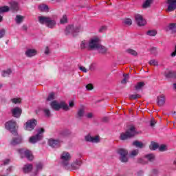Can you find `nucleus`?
<instances>
[{"label":"nucleus","mask_w":176,"mask_h":176,"mask_svg":"<svg viewBox=\"0 0 176 176\" xmlns=\"http://www.w3.org/2000/svg\"><path fill=\"white\" fill-rule=\"evenodd\" d=\"M21 141H22L21 136L17 135L16 138H14L12 139L10 144H11V145L14 146V145H17L19 144H21Z\"/></svg>","instance_id":"6ab92c4d"},{"label":"nucleus","mask_w":176,"mask_h":176,"mask_svg":"<svg viewBox=\"0 0 176 176\" xmlns=\"http://www.w3.org/2000/svg\"><path fill=\"white\" fill-rule=\"evenodd\" d=\"M124 23H125L126 25H131L133 24V21H131V19H125L124 20Z\"/></svg>","instance_id":"37998d69"},{"label":"nucleus","mask_w":176,"mask_h":176,"mask_svg":"<svg viewBox=\"0 0 176 176\" xmlns=\"http://www.w3.org/2000/svg\"><path fill=\"white\" fill-rule=\"evenodd\" d=\"M135 20L139 27H144V25H146V21L140 14H136L135 15Z\"/></svg>","instance_id":"f8f14e48"},{"label":"nucleus","mask_w":176,"mask_h":176,"mask_svg":"<svg viewBox=\"0 0 176 176\" xmlns=\"http://www.w3.org/2000/svg\"><path fill=\"white\" fill-rule=\"evenodd\" d=\"M60 159L64 166H68L71 160V154L68 152H63L60 156Z\"/></svg>","instance_id":"9b49d317"},{"label":"nucleus","mask_w":176,"mask_h":176,"mask_svg":"<svg viewBox=\"0 0 176 176\" xmlns=\"http://www.w3.org/2000/svg\"><path fill=\"white\" fill-rule=\"evenodd\" d=\"M148 64L150 65H154L155 67H157V65H159V62H157V60L155 59H152L148 62Z\"/></svg>","instance_id":"a19ab883"},{"label":"nucleus","mask_w":176,"mask_h":176,"mask_svg":"<svg viewBox=\"0 0 176 176\" xmlns=\"http://www.w3.org/2000/svg\"><path fill=\"white\" fill-rule=\"evenodd\" d=\"M3 166H7V164H9V163H10V160L6 159L3 161Z\"/></svg>","instance_id":"5fc2aeb1"},{"label":"nucleus","mask_w":176,"mask_h":176,"mask_svg":"<svg viewBox=\"0 0 176 176\" xmlns=\"http://www.w3.org/2000/svg\"><path fill=\"white\" fill-rule=\"evenodd\" d=\"M168 12H174L176 9V0H167Z\"/></svg>","instance_id":"ddd939ff"},{"label":"nucleus","mask_w":176,"mask_h":176,"mask_svg":"<svg viewBox=\"0 0 176 176\" xmlns=\"http://www.w3.org/2000/svg\"><path fill=\"white\" fill-rule=\"evenodd\" d=\"M175 72H168V74H166V78H175Z\"/></svg>","instance_id":"58836bf2"},{"label":"nucleus","mask_w":176,"mask_h":176,"mask_svg":"<svg viewBox=\"0 0 176 176\" xmlns=\"http://www.w3.org/2000/svg\"><path fill=\"white\" fill-rule=\"evenodd\" d=\"M123 80L121 81V83H127V79H129V74H124L123 75Z\"/></svg>","instance_id":"49530a36"},{"label":"nucleus","mask_w":176,"mask_h":176,"mask_svg":"<svg viewBox=\"0 0 176 176\" xmlns=\"http://www.w3.org/2000/svg\"><path fill=\"white\" fill-rule=\"evenodd\" d=\"M131 100H137V96L136 94L131 95L130 96Z\"/></svg>","instance_id":"680f3d73"},{"label":"nucleus","mask_w":176,"mask_h":176,"mask_svg":"<svg viewBox=\"0 0 176 176\" xmlns=\"http://www.w3.org/2000/svg\"><path fill=\"white\" fill-rule=\"evenodd\" d=\"M157 104L158 107H163L166 104V96L161 94L157 97Z\"/></svg>","instance_id":"4468645a"},{"label":"nucleus","mask_w":176,"mask_h":176,"mask_svg":"<svg viewBox=\"0 0 176 176\" xmlns=\"http://www.w3.org/2000/svg\"><path fill=\"white\" fill-rule=\"evenodd\" d=\"M43 112L46 118H50V116H52V113H50V110L49 109H43Z\"/></svg>","instance_id":"2f4dec72"},{"label":"nucleus","mask_w":176,"mask_h":176,"mask_svg":"<svg viewBox=\"0 0 176 176\" xmlns=\"http://www.w3.org/2000/svg\"><path fill=\"white\" fill-rule=\"evenodd\" d=\"M136 175L137 176H142V175H144V172L142 170H139L137 172Z\"/></svg>","instance_id":"bf43d9fd"},{"label":"nucleus","mask_w":176,"mask_h":176,"mask_svg":"<svg viewBox=\"0 0 176 176\" xmlns=\"http://www.w3.org/2000/svg\"><path fill=\"white\" fill-rule=\"evenodd\" d=\"M24 19H25L24 16L17 14L15 18V21L16 24H21V23L24 21Z\"/></svg>","instance_id":"a878e982"},{"label":"nucleus","mask_w":176,"mask_h":176,"mask_svg":"<svg viewBox=\"0 0 176 176\" xmlns=\"http://www.w3.org/2000/svg\"><path fill=\"white\" fill-rule=\"evenodd\" d=\"M171 57H175L176 56V45L175 46V51L170 54Z\"/></svg>","instance_id":"052dcab7"},{"label":"nucleus","mask_w":176,"mask_h":176,"mask_svg":"<svg viewBox=\"0 0 176 176\" xmlns=\"http://www.w3.org/2000/svg\"><path fill=\"white\" fill-rule=\"evenodd\" d=\"M74 30H75V28L72 25H69L65 30V34L66 35H68L69 34H74Z\"/></svg>","instance_id":"393cba45"},{"label":"nucleus","mask_w":176,"mask_h":176,"mask_svg":"<svg viewBox=\"0 0 176 176\" xmlns=\"http://www.w3.org/2000/svg\"><path fill=\"white\" fill-rule=\"evenodd\" d=\"M104 31H107V26H102L99 30V32H104Z\"/></svg>","instance_id":"4d7b16f0"},{"label":"nucleus","mask_w":176,"mask_h":176,"mask_svg":"<svg viewBox=\"0 0 176 176\" xmlns=\"http://www.w3.org/2000/svg\"><path fill=\"white\" fill-rule=\"evenodd\" d=\"M50 52H49V47H46L45 48V54H49Z\"/></svg>","instance_id":"0e129e2a"},{"label":"nucleus","mask_w":176,"mask_h":176,"mask_svg":"<svg viewBox=\"0 0 176 176\" xmlns=\"http://www.w3.org/2000/svg\"><path fill=\"white\" fill-rule=\"evenodd\" d=\"M10 10V8L8 6H4L0 8V13H6Z\"/></svg>","instance_id":"7c9ffc66"},{"label":"nucleus","mask_w":176,"mask_h":176,"mask_svg":"<svg viewBox=\"0 0 176 176\" xmlns=\"http://www.w3.org/2000/svg\"><path fill=\"white\" fill-rule=\"evenodd\" d=\"M151 151H156L157 148H159V144L155 142H152L150 146H149Z\"/></svg>","instance_id":"c85d7f7f"},{"label":"nucleus","mask_w":176,"mask_h":176,"mask_svg":"<svg viewBox=\"0 0 176 176\" xmlns=\"http://www.w3.org/2000/svg\"><path fill=\"white\" fill-rule=\"evenodd\" d=\"M11 112L14 118H20V116H21V113L23 112V110L19 107H15L12 109Z\"/></svg>","instance_id":"2eb2a0df"},{"label":"nucleus","mask_w":176,"mask_h":176,"mask_svg":"<svg viewBox=\"0 0 176 176\" xmlns=\"http://www.w3.org/2000/svg\"><path fill=\"white\" fill-rule=\"evenodd\" d=\"M126 53H129V54H131V56H138V54L137 52L133 49L126 50Z\"/></svg>","instance_id":"e433bc0d"},{"label":"nucleus","mask_w":176,"mask_h":176,"mask_svg":"<svg viewBox=\"0 0 176 176\" xmlns=\"http://www.w3.org/2000/svg\"><path fill=\"white\" fill-rule=\"evenodd\" d=\"M38 52L35 49H28L25 52V55L27 57H34L36 56Z\"/></svg>","instance_id":"f3484780"},{"label":"nucleus","mask_w":176,"mask_h":176,"mask_svg":"<svg viewBox=\"0 0 176 176\" xmlns=\"http://www.w3.org/2000/svg\"><path fill=\"white\" fill-rule=\"evenodd\" d=\"M36 124H38V121L36 120H29L25 124V129L28 131H32V130H34V129H35L36 126Z\"/></svg>","instance_id":"1a4fd4ad"},{"label":"nucleus","mask_w":176,"mask_h":176,"mask_svg":"<svg viewBox=\"0 0 176 176\" xmlns=\"http://www.w3.org/2000/svg\"><path fill=\"white\" fill-rule=\"evenodd\" d=\"M101 41L98 37H94L89 40V50H97Z\"/></svg>","instance_id":"0eeeda50"},{"label":"nucleus","mask_w":176,"mask_h":176,"mask_svg":"<svg viewBox=\"0 0 176 176\" xmlns=\"http://www.w3.org/2000/svg\"><path fill=\"white\" fill-rule=\"evenodd\" d=\"M85 116L87 119H93L94 114H93V113H87Z\"/></svg>","instance_id":"3c124183"},{"label":"nucleus","mask_w":176,"mask_h":176,"mask_svg":"<svg viewBox=\"0 0 176 176\" xmlns=\"http://www.w3.org/2000/svg\"><path fill=\"white\" fill-rule=\"evenodd\" d=\"M40 24H45L48 28H54L56 21L48 16H40L38 17Z\"/></svg>","instance_id":"f257e3e1"},{"label":"nucleus","mask_w":176,"mask_h":176,"mask_svg":"<svg viewBox=\"0 0 176 176\" xmlns=\"http://www.w3.org/2000/svg\"><path fill=\"white\" fill-rule=\"evenodd\" d=\"M50 107L54 111H60V109H63V111H69V106L65 104V102H58L57 100H54L50 103Z\"/></svg>","instance_id":"f03ea898"},{"label":"nucleus","mask_w":176,"mask_h":176,"mask_svg":"<svg viewBox=\"0 0 176 176\" xmlns=\"http://www.w3.org/2000/svg\"><path fill=\"white\" fill-rule=\"evenodd\" d=\"M79 69H80V71H82V72H87V69H85V67L80 66V67H79Z\"/></svg>","instance_id":"13d9d810"},{"label":"nucleus","mask_w":176,"mask_h":176,"mask_svg":"<svg viewBox=\"0 0 176 176\" xmlns=\"http://www.w3.org/2000/svg\"><path fill=\"white\" fill-rule=\"evenodd\" d=\"M23 173L25 174H27L28 173H30V171L32 170V164H26L23 166Z\"/></svg>","instance_id":"b1692460"},{"label":"nucleus","mask_w":176,"mask_h":176,"mask_svg":"<svg viewBox=\"0 0 176 176\" xmlns=\"http://www.w3.org/2000/svg\"><path fill=\"white\" fill-rule=\"evenodd\" d=\"M16 126H17V124L16 123V121L13 120H11L6 123V129H7V130H10L12 134L17 135V131H16Z\"/></svg>","instance_id":"423d86ee"},{"label":"nucleus","mask_w":176,"mask_h":176,"mask_svg":"<svg viewBox=\"0 0 176 176\" xmlns=\"http://www.w3.org/2000/svg\"><path fill=\"white\" fill-rule=\"evenodd\" d=\"M155 124H156V120H155V119L153 118L150 122V125L151 126V127H153Z\"/></svg>","instance_id":"864d4df0"},{"label":"nucleus","mask_w":176,"mask_h":176,"mask_svg":"<svg viewBox=\"0 0 176 176\" xmlns=\"http://www.w3.org/2000/svg\"><path fill=\"white\" fill-rule=\"evenodd\" d=\"M48 144L52 148H60L61 144H63V140L61 139H50L48 140Z\"/></svg>","instance_id":"9d476101"},{"label":"nucleus","mask_w":176,"mask_h":176,"mask_svg":"<svg viewBox=\"0 0 176 176\" xmlns=\"http://www.w3.org/2000/svg\"><path fill=\"white\" fill-rule=\"evenodd\" d=\"M151 3H152V0H146L143 6H142V8L144 9H146V8H149L151 6Z\"/></svg>","instance_id":"72a5a7b5"},{"label":"nucleus","mask_w":176,"mask_h":176,"mask_svg":"<svg viewBox=\"0 0 176 176\" xmlns=\"http://www.w3.org/2000/svg\"><path fill=\"white\" fill-rule=\"evenodd\" d=\"M6 33V30H5V29L0 30V39L5 36Z\"/></svg>","instance_id":"8fccbe9b"},{"label":"nucleus","mask_w":176,"mask_h":176,"mask_svg":"<svg viewBox=\"0 0 176 176\" xmlns=\"http://www.w3.org/2000/svg\"><path fill=\"white\" fill-rule=\"evenodd\" d=\"M56 98V96L54 95V93L52 92L48 95V97L47 98V101H53Z\"/></svg>","instance_id":"c9c22d12"},{"label":"nucleus","mask_w":176,"mask_h":176,"mask_svg":"<svg viewBox=\"0 0 176 176\" xmlns=\"http://www.w3.org/2000/svg\"><path fill=\"white\" fill-rule=\"evenodd\" d=\"M96 50H98L99 53H107L108 49H107V47H105L104 45H102L101 43L99 44L98 48H96Z\"/></svg>","instance_id":"bb28decb"},{"label":"nucleus","mask_w":176,"mask_h":176,"mask_svg":"<svg viewBox=\"0 0 176 176\" xmlns=\"http://www.w3.org/2000/svg\"><path fill=\"white\" fill-rule=\"evenodd\" d=\"M87 90H93L94 87L92 84H88L86 85Z\"/></svg>","instance_id":"603ef678"},{"label":"nucleus","mask_w":176,"mask_h":176,"mask_svg":"<svg viewBox=\"0 0 176 176\" xmlns=\"http://www.w3.org/2000/svg\"><path fill=\"white\" fill-rule=\"evenodd\" d=\"M145 159H147V160H148V162H153V160H155V155L148 154L145 156Z\"/></svg>","instance_id":"f704fd0d"},{"label":"nucleus","mask_w":176,"mask_h":176,"mask_svg":"<svg viewBox=\"0 0 176 176\" xmlns=\"http://www.w3.org/2000/svg\"><path fill=\"white\" fill-rule=\"evenodd\" d=\"M133 145H134V146H136V148H144V143H142V142L135 141L133 142Z\"/></svg>","instance_id":"473e14b6"},{"label":"nucleus","mask_w":176,"mask_h":176,"mask_svg":"<svg viewBox=\"0 0 176 176\" xmlns=\"http://www.w3.org/2000/svg\"><path fill=\"white\" fill-rule=\"evenodd\" d=\"M10 74H12V69H8L7 70H3L1 72V76L6 78V76H9Z\"/></svg>","instance_id":"cd10ccee"},{"label":"nucleus","mask_w":176,"mask_h":176,"mask_svg":"<svg viewBox=\"0 0 176 176\" xmlns=\"http://www.w3.org/2000/svg\"><path fill=\"white\" fill-rule=\"evenodd\" d=\"M145 86V82H139L137 83V85L135 86V90H141L142 87Z\"/></svg>","instance_id":"c756f323"},{"label":"nucleus","mask_w":176,"mask_h":176,"mask_svg":"<svg viewBox=\"0 0 176 176\" xmlns=\"http://www.w3.org/2000/svg\"><path fill=\"white\" fill-rule=\"evenodd\" d=\"M85 140L88 142H94L98 143L100 142V137L99 136H94L91 137L90 135L85 136Z\"/></svg>","instance_id":"dca6fc26"},{"label":"nucleus","mask_w":176,"mask_h":176,"mask_svg":"<svg viewBox=\"0 0 176 176\" xmlns=\"http://www.w3.org/2000/svg\"><path fill=\"white\" fill-rule=\"evenodd\" d=\"M3 20V17H2V16L0 15V23H1V21Z\"/></svg>","instance_id":"774afa93"},{"label":"nucleus","mask_w":176,"mask_h":176,"mask_svg":"<svg viewBox=\"0 0 176 176\" xmlns=\"http://www.w3.org/2000/svg\"><path fill=\"white\" fill-rule=\"evenodd\" d=\"M159 151L160 152H164L165 151H167V146L162 144L159 147Z\"/></svg>","instance_id":"a18cd8bd"},{"label":"nucleus","mask_w":176,"mask_h":176,"mask_svg":"<svg viewBox=\"0 0 176 176\" xmlns=\"http://www.w3.org/2000/svg\"><path fill=\"white\" fill-rule=\"evenodd\" d=\"M10 10L12 12H19V4L14 1L10 3Z\"/></svg>","instance_id":"a211bd4d"},{"label":"nucleus","mask_w":176,"mask_h":176,"mask_svg":"<svg viewBox=\"0 0 176 176\" xmlns=\"http://www.w3.org/2000/svg\"><path fill=\"white\" fill-rule=\"evenodd\" d=\"M81 164H82V161L77 160L72 164V167L73 170H78V168L80 167Z\"/></svg>","instance_id":"4be33fe9"},{"label":"nucleus","mask_w":176,"mask_h":176,"mask_svg":"<svg viewBox=\"0 0 176 176\" xmlns=\"http://www.w3.org/2000/svg\"><path fill=\"white\" fill-rule=\"evenodd\" d=\"M60 24H65V23H68V18L67 15H63V16L60 20Z\"/></svg>","instance_id":"4c0bfd02"},{"label":"nucleus","mask_w":176,"mask_h":176,"mask_svg":"<svg viewBox=\"0 0 176 176\" xmlns=\"http://www.w3.org/2000/svg\"><path fill=\"white\" fill-rule=\"evenodd\" d=\"M141 98V95L140 94H136V98Z\"/></svg>","instance_id":"338daca9"},{"label":"nucleus","mask_w":176,"mask_h":176,"mask_svg":"<svg viewBox=\"0 0 176 176\" xmlns=\"http://www.w3.org/2000/svg\"><path fill=\"white\" fill-rule=\"evenodd\" d=\"M138 152H139L138 150L132 151L129 154L130 157H134L137 156V155H138Z\"/></svg>","instance_id":"79ce46f5"},{"label":"nucleus","mask_w":176,"mask_h":176,"mask_svg":"<svg viewBox=\"0 0 176 176\" xmlns=\"http://www.w3.org/2000/svg\"><path fill=\"white\" fill-rule=\"evenodd\" d=\"M7 171L8 173H10L12 171V166L9 167L8 169H7Z\"/></svg>","instance_id":"69168bd1"},{"label":"nucleus","mask_w":176,"mask_h":176,"mask_svg":"<svg viewBox=\"0 0 176 176\" xmlns=\"http://www.w3.org/2000/svg\"><path fill=\"white\" fill-rule=\"evenodd\" d=\"M80 26H76L74 28V34H75V32H79V31H80Z\"/></svg>","instance_id":"6e6d98bb"},{"label":"nucleus","mask_w":176,"mask_h":176,"mask_svg":"<svg viewBox=\"0 0 176 176\" xmlns=\"http://www.w3.org/2000/svg\"><path fill=\"white\" fill-rule=\"evenodd\" d=\"M38 9L40 12H49V6L46 4H40Z\"/></svg>","instance_id":"5701e85b"},{"label":"nucleus","mask_w":176,"mask_h":176,"mask_svg":"<svg viewBox=\"0 0 176 176\" xmlns=\"http://www.w3.org/2000/svg\"><path fill=\"white\" fill-rule=\"evenodd\" d=\"M83 116H85V107H81L80 109H78V110L77 111L76 118L78 119H82V118H83Z\"/></svg>","instance_id":"aec40b11"},{"label":"nucleus","mask_w":176,"mask_h":176,"mask_svg":"<svg viewBox=\"0 0 176 176\" xmlns=\"http://www.w3.org/2000/svg\"><path fill=\"white\" fill-rule=\"evenodd\" d=\"M136 134H138V133H137L135 126H131L125 133H122L120 134V140H122V141H124V140H127L129 138L134 137V135H135Z\"/></svg>","instance_id":"7ed1b4c3"},{"label":"nucleus","mask_w":176,"mask_h":176,"mask_svg":"<svg viewBox=\"0 0 176 176\" xmlns=\"http://www.w3.org/2000/svg\"><path fill=\"white\" fill-rule=\"evenodd\" d=\"M11 101L13 102V104H20V102H21L20 98H13L11 99Z\"/></svg>","instance_id":"de8ad7c7"},{"label":"nucleus","mask_w":176,"mask_h":176,"mask_svg":"<svg viewBox=\"0 0 176 176\" xmlns=\"http://www.w3.org/2000/svg\"><path fill=\"white\" fill-rule=\"evenodd\" d=\"M80 49L82 50L87 49V50H90L89 41H82L80 44Z\"/></svg>","instance_id":"412c9836"},{"label":"nucleus","mask_w":176,"mask_h":176,"mask_svg":"<svg viewBox=\"0 0 176 176\" xmlns=\"http://www.w3.org/2000/svg\"><path fill=\"white\" fill-rule=\"evenodd\" d=\"M19 153H21V157H27L28 160H34V155H32V152L30 150H25L24 148H21L19 150Z\"/></svg>","instance_id":"6e6552de"},{"label":"nucleus","mask_w":176,"mask_h":176,"mask_svg":"<svg viewBox=\"0 0 176 176\" xmlns=\"http://www.w3.org/2000/svg\"><path fill=\"white\" fill-rule=\"evenodd\" d=\"M138 163H140V164H146L148 161L145 160V158H140L138 160Z\"/></svg>","instance_id":"c03bdc74"},{"label":"nucleus","mask_w":176,"mask_h":176,"mask_svg":"<svg viewBox=\"0 0 176 176\" xmlns=\"http://www.w3.org/2000/svg\"><path fill=\"white\" fill-rule=\"evenodd\" d=\"M43 168V165H42V164L38 163L36 164V171H39V170H42Z\"/></svg>","instance_id":"09e8293b"},{"label":"nucleus","mask_w":176,"mask_h":176,"mask_svg":"<svg viewBox=\"0 0 176 176\" xmlns=\"http://www.w3.org/2000/svg\"><path fill=\"white\" fill-rule=\"evenodd\" d=\"M75 105V104L74 103L73 101L69 102V107H70V108H73V107Z\"/></svg>","instance_id":"e2e57ef3"},{"label":"nucleus","mask_w":176,"mask_h":176,"mask_svg":"<svg viewBox=\"0 0 176 176\" xmlns=\"http://www.w3.org/2000/svg\"><path fill=\"white\" fill-rule=\"evenodd\" d=\"M118 153L120 155V160L122 163H127L129 162V158L127 155H129V151L124 148H120L118 150Z\"/></svg>","instance_id":"39448f33"},{"label":"nucleus","mask_w":176,"mask_h":176,"mask_svg":"<svg viewBox=\"0 0 176 176\" xmlns=\"http://www.w3.org/2000/svg\"><path fill=\"white\" fill-rule=\"evenodd\" d=\"M38 134H36L34 136H32L30 138V142L32 144H35L36 142H38V141H41L42 138H43V133H45V129L43 128H41L40 129H38Z\"/></svg>","instance_id":"20e7f679"},{"label":"nucleus","mask_w":176,"mask_h":176,"mask_svg":"<svg viewBox=\"0 0 176 176\" xmlns=\"http://www.w3.org/2000/svg\"><path fill=\"white\" fill-rule=\"evenodd\" d=\"M156 34H157L156 30H148L146 32V34L148 35L149 36H156Z\"/></svg>","instance_id":"ea45409f"}]
</instances>
